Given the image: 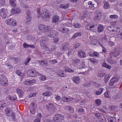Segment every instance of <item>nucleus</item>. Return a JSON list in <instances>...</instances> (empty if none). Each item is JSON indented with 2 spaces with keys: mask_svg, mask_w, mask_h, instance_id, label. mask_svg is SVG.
<instances>
[{
  "mask_svg": "<svg viewBox=\"0 0 122 122\" xmlns=\"http://www.w3.org/2000/svg\"><path fill=\"white\" fill-rule=\"evenodd\" d=\"M104 96L106 98H109L110 95V92L109 91H107L105 92L104 94Z\"/></svg>",
  "mask_w": 122,
  "mask_h": 122,
  "instance_id": "nucleus-38",
  "label": "nucleus"
},
{
  "mask_svg": "<svg viewBox=\"0 0 122 122\" xmlns=\"http://www.w3.org/2000/svg\"><path fill=\"white\" fill-rule=\"evenodd\" d=\"M80 45L79 43H76L75 45H72L71 46V47H73V48H75L78 47H79Z\"/></svg>",
  "mask_w": 122,
  "mask_h": 122,
  "instance_id": "nucleus-54",
  "label": "nucleus"
},
{
  "mask_svg": "<svg viewBox=\"0 0 122 122\" xmlns=\"http://www.w3.org/2000/svg\"><path fill=\"white\" fill-rule=\"evenodd\" d=\"M94 15L95 19L96 20H99L101 19L102 13L100 10H96L95 13Z\"/></svg>",
  "mask_w": 122,
  "mask_h": 122,
  "instance_id": "nucleus-4",
  "label": "nucleus"
},
{
  "mask_svg": "<svg viewBox=\"0 0 122 122\" xmlns=\"http://www.w3.org/2000/svg\"><path fill=\"white\" fill-rule=\"evenodd\" d=\"M57 114H56L54 116L55 117L53 118V121L56 122H60V119L58 116Z\"/></svg>",
  "mask_w": 122,
  "mask_h": 122,
  "instance_id": "nucleus-33",
  "label": "nucleus"
},
{
  "mask_svg": "<svg viewBox=\"0 0 122 122\" xmlns=\"http://www.w3.org/2000/svg\"><path fill=\"white\" fill-rule=\"evenodd\" d=\"M41 117V113H39L37 115L36 118L34 120L33 122H40Z\"/></svg>",
  "mask_w": 122,
  "mask_h": 122,
  "instance_id": "nucleus-13",
  "label": "nucleus"
},
{
  "mask_svg": "<svg viewBox=\"0 0 122 122\" xmlns=\"http://www.w3.org/2000/svg\"><path fill=\"white\" fill-rule=\"evenodd\" d=\"M102 66L103 67H105L107 68L110 69H111L112 67L109 65L107 64L105 62H103L102 64Z\"/></svg>",
  "mask_w": 122,
  "mask_h": 122,
  "instance_id": "nucleus-34",
  "label": "nucleus"
},
{
  "mask_svg": "<svg viewBox=\"0 0 122 122\" xmlns=\"http://www.w3.org/2000/svg\"><path fill=\"white\" fill-rule=\"evenodd\" d=\"M65 109L68 110L71 113L73 112L74 111V109L73 107L69 106H67L65 107Z\"/></svg>",
  "mask_w": 122,
  "mask_h": 122,
  "instance_id": "nucleus-26",
  "label": "nucleus"
},
{
  "mask_svg": "<svg viewBox=\"0 0 122 122\" xmlns=\"http://www.w3.org/2000/svg\"><path fill=\"white\" fill-rule=\"evenodd\" d=\"M7 98L8 100L11 101H16L17 100V98L16 96H15L12 97L10 95H9L8 96Z\"/></svg>",
  "mask_w": 122,
  "mask_h": 122,
  "instance_id": "nucleus-17",
  "label": "nucleus"
},
{
  "mask_svg": "<svg viewBox=\"0 0 122 122\" xmlns=\"http://www.w3.org/2000/svg\"><path fill=\"white\" fill-rule=\"evenodd\" d=\"M17 24V22L16 21L14 20L13 19V21L12 22V24L11 25H12V26H15Z\"/></svg>",
  "mask_w": 122,
  "mask_h": 122,
  "instance_id": "nucleus-62",
  "label": "nucleus"
},
{
  "mask_svg": "<svg viewBox=\"0 0 122 122\" xmlns=\"http://www.w3.org/2000/svg\"><path fill=\"white\" fill-rule=\"evenodd\" d=\"M39 64L42 65H46L47 63V61H46L39 60Z\"/></svg>",
  "mask_w": 122,
  "mask_h": 122,
  "instance_id": "nucleus-45",
  "label": "nucleus"
},
{
  "mask_svg": "<svg viewBox=\"0 0 122 122\" xmlns=\"http://www.w3.org/2000/svg\"><path fill=\"white\" fill-rule=\"evenodd\" d=\"M78 56L81 57L85 58L86 57V54L84 51H80L78 52Z\"/></svg>",
  "mask_w": 122,
  "mask_h": 122,
  "instance_id": "nucleus-15",
  "label": "nucleus"
},
{
  "mask_svg": "<svg viewBox=\"0 0 122 122\" xmlns=\"http://www.w3.org/2000/svg\"><path fill=\"white\" fill-rule=\"evenodd\" d=\"M16 73L19 76H22V77L24 76V74L23 73H21L20 72L18 71H16Z\"/></svg>",
  "mask_w": 122,
  "mask_h": 122,
  "instance_id": "nucleus-53",
  "label": "nucleus"
},
{
  "mask_svg": "<svg viewBox=\"0 0 122 122\" xmlns=\"http://www.w3.org/2000/svg\"><path fill=\"white\" fill-rule=\"evenodd\" d=\"M81 25L79 23H75L73 25L74 27L76 28H78L80 27Z\"/></svg>",
  "mask_w": 122,
  "mask_h": 122,
  "instance_id": "nucleus-47",
  "label": "nucleus"
},
{
  "mask_svg": "<svg viewBox=\"0 0 122 122\" xmlns=\"http://www.w3.org/2000/svg\"><path fill=\"white\" fill-rule=\"evenodd\" d=\"M45 40H43V38L40 41V45L41 46H44V43L45 42Z\"/></svg>",
  "mask_w": 122,
  "mask_h": 122,
  "instance_id": "nucleus-51",
  "label": "nucleus"
},
{
  "mask_svg": "<svg viewBox=\"0 0 122 122\" xmlns=\"http://www.w3.org/2000/svg\"><path fill=\"white\" fill-rule=\"evenodd\" d=\"M23 47L25 48H26L28 47H31L32 48H34L35 46L33 45H30L27 44L25 43H24L23 44Z\"/></svg>",
  "mask_w": 122,
  "mask_h": 122,
  "instance_id": "nucleus-24",
  "label": "nucleus"
},
{
  "mask_svg": "<svg viewBox=\"0 0 122 122\" xmlns=\"http://www.w3.org/2000/svg\"><path fill=\"white\" fill-rule=\"evenodd\" d=\"M104 29V27L102 25H99L98 27L97 31L99 33L103 31Z\"/></svg>",
  "mask_w": 122,
  "mask_h": 122,
  "instance_id": "nucleus-20",
  "label": "nucleus"
},
{
  "mask_svg": "<svg viewBox=\"0 0 122 122\" xmlns=\"http://www.w3.org/2000/svg\"><path fill=\"white\" fill-rule=\"evenodd\" d=\"M104 89L102 88H100L99 89V91L96 92V94L97 95H99L102 94L104 91Z\"/></svg>",
  "mask_w": 122,
  "mask_h": 122,
  "instance_id": "nucleus-30",
  "label": "nucleus"
},
{
  "mask_svg": "<svg viewBox=\"0 0 122 122\" xmlns=\"http://www.w3.org/2000/svg\"><path fill=\"white\" fill-rule=\"evenodd\" d=\"M17 93L20 97H21L23 96V92L21 89L19 88H17L16 89Z\"/></svg>",
  "mask_w": 122,
  "mask_h": 122,
  "instance_id": "nucleus-14",
  "label": "nucleus"
},
{
  "mask_svg": "<svg viewBox=\"0 0 122 122\" xmlns=\"http://www.w3.org/2000/svg\"><path fill=\"white\" fill-rule=\"evenodd\" d=\"M104 8L106 9H107L109 8L110 7V5L108 3L106 2L104 4Z\"/></svg>",
  "mask_w": 122,
  "mask_h": 122,
  "instance_id": "nucleus-44",
  "label": "nucleus"
},
{
  "mask_svg": "<svg viewBox=\"0 0 122 122\" xmlns=\"http://www.w3.org/2000/svg\"><path fill=\"white\" fill-rule=\"evenodd\" d=\"M39 29L41 31H46L49 29V26H47L41 24L38 26Z\"/></svg>",
  "mask_w": 122,
  "mask_h": 122,
  "instance_id": "nucleus-6",
  "label": "nucleus"
},
{
  "mask_svg": "<svg viewBox=\"0 0 122 122\" xmlns=\"http://www.w3.org/2000/svg\"><path fill=\"white\" fill-rule=\"evenodd\" d=\"M29 106L30 113L32 114H34L36 111V104L35 103L32 102L30 105Z\"/></svg>",
  "mask_w": 122,
  "mask_h": 122,
  "instance_id": "nucleus-2",
  "label": "nucleus"
},
{
  "mask_svg": "<svg viewBox=\"0 0 122 122\" xmlns=\"http://www.w3.org/2000/svg\"><path fill=\"white\" fill-rule=\"evenodd\" d=\"M109 109L111 110H113L115 109V107L114 106L112 105L109 107Z\"/></svg>",
  "mask_w": 122,
  "mask_h": 122,
  "instance_id": "nucleus-61",
  "label": "nucleus"
},
{
  "mask_svg": "<svg viewBox=\"0 0 122 122\" xmlns=\"http://www.w3.org/2000/svg\"><path fill=\"white\" fill-rule=\"evenodd\" d=\"M59 20V17L58 16L55 15L53 17L52 22L53 23H56L58 22Z\"/></svg>",
  "mask_w": 122,
  "mask_h": 122,
  "instance_id": "nucleus-18",
  "label": "nucleus"
},
{
  "mask_svg": "<svg viewBox=\"0 0 122 122\" xmlns=\"http://www.w3.org/2000/svg\"><path fill=\"white\" fill-rule=\"evenodd\" d=\"M6 106V104L4 102H2L1 104L0 107V109H2L1 108H3L5 107Z\"/></svg>",
  "mask_w": 122,
  "mask_h": 122,
  "instance_id": "nucleus-52",
  "label": "nucleus"
},
{
  "mask_svg": "<svg viewBox=\"0 0 122 122\" xmlns=\"http://www.w3.org/2000/svg\"><path fill=\"white\" fill-rule=\"evenodd\" d=\"M37 11V15L39 17L41 16L43 19H47L50 17V16L47 10H44L40 11V9L38 8Z\"/></svg>",
  "mask_w": 122,
  "mask_h": 122,
  "instance_id": "nucleus-1",
  "label": "nucleus"
},
{
  "mask_svg": "<svg viewBox=\"0 0 122 122\" xmlns=\"http://www.w3.org/2000/svg\"><path fill=\"white\" fill-rule=\"evenodd\" d=\"M55 105H54L52 103H49L48 104V105L46 106V107L49 110L54 109L55 107H58V105L55 104Z\"/></svg>",
  "mask_w": 122,
  "mask_h": 122,
  "instance_id": "nucleus-10",
  "label": "nucleus"
},
{
  "mask_svg": "<svg viewBox=\"0 0 122 122\" xmlns=\"http://www.w3.org/2000/svg\"><path fill=\"white\" fill-rule=\"evenodd\" d=\"M33 71L31 70H29L27 71V74L29 76L34 77L35 75V74H33Z\"/></svg>",
  "mask_w": 122,
  "mask_h": 122,
  "instance_id": "nucleus-35",
  "label": "nucleus"
},
{
  "mask_svg": "<svg viewBox=\"0 0 122 122\" xmlns=\"http://www.w3.org/2000/svg\"><path fill=\"white\" fill-rule=\"evenodd\" d=\"M110 17L111 18L116 19L117 18L118 16L116 15H110Z\"/></svg>",
  "mask_w": 122,
  "mask_h": 122,
  "instance_id": "nucleus-57",
  "label": "nucleus"
},
{
  "mask_svg": "<svg viewBox=\"0 0 122 122\" xmlns=\"http://www.w3.org/2000/svg\"><path fill=\"white\" fill-rule=\"evenodd\" d=\"M107 61L108 63L110 64H113L114 63V61L110 59H108L107 60Z\"/></svg>",
  "mask_w": 122,
  "mask_h": 122,
  "instance_id": "nucleus-56",
  "label": "nucleus"
},
{
  "mask_svg": "<svg viewBox=\"0 0 122 122\" xmlns=\"http://www.w3.org/2000/svg\"><path fill=\"white\" fill-rule=\"evenodd\" d=\"M93 86H95L96 87H99L101 86L100 84L97 83L96 82H94L92 84Z\"/></svg>",
  "mask_w": 122,
  "mask_h": 122,
  "instance_id": "nucleus-50",
  "label": "nucleus"
},
{
  "mask_svg": "<svg viewBox=\"0 0 122 122\" xmlns=\"http://www.w3.org/2000/svg\"><path fill=\"white\" fill-rule=\"evenodd\" d=\"M61 100L65 102H68V97H63Z\"/></svg>",
  "mask_w": 122,
  "mask_h": 122,
  "instance_id": "nucleus-49",
  "label": "nucleus"
},
{
  "mask_svg": "<svg viewBox=\"0 0 122 122\" xmlns=\"http://www.w3.org/2000/svg\"><path fill=\"white\" fill-rule=\"evenodd\" d=\"M52 94L49 92H46L43 94V95L44 96H50L52 95Z\"/></svg>",
  "mask_w": 122,
  "mask_h": 122,
  "instance_id": "nucleus-41",
  "label": "nucleus"
},
{
  "mask_svg": "<svg viewBox=\"0 0 122 122\" xmlns=\"http://www.w3.org/2000/svg\"><path fill=\"white\" fill-rule=\"evenodd\" d=\"M1 16L3 18H5L7 13V10L4 8H2L0 10Z\"/></svg>",
  "mask_w": 122,
  "mask_h": 122,
  "instance_id": "nucleus-5",
  "label": "nucleus"
},
{
  "mask_svg": "<svg viewBox=\"0 0 122 122\" xmlns=\"http://www.w3.org/2000/svg\"><path fill=\"white\" fill-rule=\"evenodd\" d=\"M20 10L19 8H13L11 10V14L13 15L16 13H19L20 12Z\"/></svg>",
  "mask_w": 122,
  "mask_h": 122,
  "instance_id": "nucleus-11",
  "label": "nucleus"
},
{
  "mask_svg": "<svg viewBox=\"0 0 122 122\" xmlns=\"http://www.w3.org/2000/svg\"><path fill=\"white\" fill-rule=\"evenodd\" d=\"M80 61L79 60L76 59H72L70 61V64L72 67H76L77 66V63Z\"/></svg>",
  "mask_w": 122,
  "mask_h": 122,
  "instance_id": "nucleus-7",
  "label": "nucleus"
},
{
  "mask_svg": "<svg viewBox=\"0 0 122 122\" xmlns=\"http://www.w3.org/2000/svg\"><path fill=\"white\" fill-rule=\"evenodd\" d=\"M95 103L98 106H99L101 104V100L99 99H97L95 101Z\"/></svg>",
  "mask_w": 122,
  "mask_h": 122,
  "instance_id": "nucleus-39",
  "label": "nucleus"
},
{
  "mask_svg": "<svg viewBox=\"0 0 122 122\" xmlns=\"http://www.w3.org/2000/svg\"><path fill=\"white\" fill-rule=\"evenodd\" d=\"M76 109L79 113L80 112H84V110L83 108L80 107H77L76 108Z\"/></svg>",
  "mask_w": 122,
  "mask_h": 122,
  "instance_id": "nucleus-42",
  "label": "nucleus"
},
{
  "mask_svg": "<svg viewBox=\"0 0 122 122\" xmlns=\"http://www.w3.org/2000/svg\"><path fill=\"white\" fill-rule=\"evenodd\" d=\"M37 94L36 92H35L34 93H30L29 96V97H32L34 96Z\"/></svg>",
  "mask_w": 122,
  "mask_h": 122,
  "instance_id": "nucleus-59",
  "label": "nucleus"
},
{
  "mask_svg": "<svg viewBox=\"0 0 122 122\" xmlns=\"http://www.w3.org/2000/svg\"><path fill=\"white\" fill-rule=\"evenodd\" d=\"M16 0H10L9 3L13 7H15L16 6Z\"/></svg>",
  "mask_w": 122,
  "mask_h": 122,
  "instance_id": "nucleus-28",
  "label": "nucleus"
},
{
  "mask_svg": "<svg viewBox=\"0 0 122 122\" xmlns=\"http://www.w3.org/2000/svg\"><path fill=\"white\" fill-rule=\"evenodd\" d=\"M69 4H61L60 5V8H64L66 9L68 8L69 6Z\"/></svg>",
  "mask_w": 122,
  "mask_h": 122,
  "instance_id": "nucleus-27",
  "label": "nucleus"
},
{
  "mask_svg": "<svg viewBox=\"0 0 122 122\" xmlns=\"http://www.w3.org/2000/svg\"><path fill=\"white\" fill-rule=\"evenodd\" d=\"M11 110L9 108H8L6 109L5 111V113L7 116H9L10 114H11Z\"/></svg>",
  "mask_w": 122,
  "mask_h": 122,
  "instance_id": "nucleus-21",
  "label": "nucleus"
},
{
  "mask_svg": "<svg viewBox=\"0 0 122 122\" xmlns=\"http://www.w3.org/2000/svg\"><path fill=\"white\" fill-rule=\"evenodd\" d=\"M99 55V54L95 52H93V56L97 57Z\"/></svg>",
  "mask_w": 122,
  "mask_h": 122,
  "instance_id": "nucleus-63",
  "label": "nucleus"
},
{
  "mask_svg": "<svg viewBox=\"0 0 122 122\" xmlns=\"http://www.w3.org/2000/svg\"><path fill=\"white\" fill-rule=\"evenodd\" d=\"M64 70L65 72H74L73 70L72 69L69 67L66 66L64 67Z\"/></svg>",
  "mask_w": 122,
  "mask_h": 122,
  "instance_id": "nucleus-22",
  "label": "nucleus"
},
{
  "mask_svg": "<svg viewBox=\"0 0 122 122\" xmlns=\"http://www.w3.org/2000/svg\"><path fill=\"white\" fill-rule=\"evenodd\" d=\"M13 21V19L10 18L7 20L5 21V23L8 25H10L12 24V22Z\"/></svg>",
  "mask_w": 122,
  "mask_h": 122,
  "instance_id": "nucleus-31",
  "label": "nucleus"
},
{
  "mask_svg": "<svg viewBox=\"0 0 122 122\" xmlns=\"http://www.w3.org/2000/svg\"><path fill=\"white\" fill-rule=\"evenodd\" d=\"M57 29L59 31H61L64 33H68L69 31V29L66 28H63L62 29L61 28H60V29L57 28Z\"/></svg>",
  "mask_w": 122,
  "mask_h": 122,
  "instance_id": "nucleus-12",
  "label": "nucleus"
},
{
  "mask_svg": "<svg viewBox=\"0 0 122 122\" xmlns=\"http://www.w3.org/2000/svg\"><path fill=\"white\" fill-rule=\"evenodd\" d=\"M27 11L28 13H27V12H26V14L27 15L26 19L27 20V21L30 22L31 21V17L30 16L29 14L30 11L29 10H28Z\"/></svg>",
  "mask_w": 122,
  "mask_h": 122,
  "instance_id": "nucleus-19",
  "label": "nucleus"
},
{
  "mask_svg": "<svg viewBox=\"0 0 122 122\" xmlns=\"http://www.w3.org/2000/svg\"><path fill=\"white\" fill-rule=\"evenodd\" d=\"M72 25V24L71 23L69 22H67L64 24V25L66 27H69L71 26Z\"/></svg>",
  "mask_w": 122,
  "mask_h": 122,
  "instance_id": "nucleus-46",
  "label": "nucleus"
},
{
  "mask_svg": "<svg viewBox=\"0 0 122 122\" xmlns=\"http://www.w3.org/2000/svg\"><path fill=\"white\" fill-rule=\"evenodd\" d=\"M57 74L61 77H65L66 76L62 70H60L58 72Z\"/></svg>",
  "mask_w": 122,
  "mask_h": 122,
  "instance_id": "nucleus-36",
  "label": "nucleus"
},
{
  "mask_svg": "<svg viewBox=\"0 0 122 122\" xmlns=\"http://www.w3.org/2000/svg\"><path fill=\"white\" fill-rule=\"evenodd\" d=\"M24 84L25 85H29L30 84V82L29 81V80H28L25 81L24 82Z\"/></svg>",
  "mask_w": 122,
  "mask_h": 122,
  "instance_id": "nucleus-60",
  "label": "nucleus"
},
{
  "mask_svg": "<svg viewBox=\"0 0 122 122\" xmlns=\"http://www.w3.org/2000/svg\"><path fill=\"white\" fill-rule=\"evenodd\" d=\"M110 78V74H107L105 75L104 78V81L105 83H106L108 82Z\"/></svg>",
  "mask_w": 122,
  "mask_h": 122,
  "instance_id": "nucleus-23",
  "label": "nucleus"
},
{
  "mask_svg": "<svg viewBox=\"0 0 122 122\" xmlns=\"http://www.w3.org/2000/svg\"><path fill=\"white\" fill-rule=\"evenodd\" d=\"M73 81L75 83L78 84L80 82V79L79 77H74L73 79Z\"/></svg>",
  "mask_w": 122,
  "mask_h": 122,
  "instance_id": "nucleus-32",
  "label": "nucleus"
},
{
  "mask_svg": "<svg viewBox=\"0 0 122 122\" xmlns=\"http://www.w3.org/2000/svg\"><path fill=\"white\" fill-rule=\"evenodd\" d=\"M57 114V116L59 117V118L60 119V121L59 122H61L62 121L64 118V116L60 114Z\"/></svg>",
  "mask_w": 122,
  "mask_h": 122,
  "instance_id": "nucleus-37",
  "label": "nucleus"
},
{
  "mask_svg": "<svg viewBox=\"0 0 122 122\" xmlns=\"http://www.w3.org/2000/svg\"><path fill=\"white\" fill-rule=\"evenodd\" d=\"M70 46V45L69 43H65L63 47L62 50H65L68 49Z\"/></svg>",
  "mask_w": 122,
  "mask_h": 122,
  "instance_id": "nucleus-29",
  "label": "nucleus"
},
{
  "mask_svg": "<svg viewBox=\"0 0 122 122\" xmlns=\"http://www.w3.org/2000/svg\"><path fill=\"white\" fill-rule=\"evenodd\" d=\"M119 80V78L117 77H113L109 82V85L110 86H112L114 83L117 81Z\"/></svg>",
  "mask_w": 122,
  "mask_h": 122,
  "instance_id": "nucleus-9",
  "label": "nucleus"
},
{
  "mask_svg": "<svg viewBox=\"0 0 122 122\" xmlns=\"http://www.w3.org/2000/svg\"><path fill=\"white\" fill-rule=\"evenodd\" d=\"M108 122H116V119L115 117L109 116L108 118Z\"/></svg>",
  "mask_w": 122,
  "mask_h": 122,
  "instance_id": "nucleus-16",
  "label": "nucleus"
},
{
  "mask_svg": "<svg viewBox=\"0 0 122 122\" xmlns=\"http://www.w3.org/2000/svg\"><path fill=\"white\" fill-rule=\"evenodd\" d=\"M119 51L114 50V51L111 53V55L114 57H117L119 55Z\"/></svg>",
  "mask_w": 122,
  "mask_h": 122,
  "instance_id": "nucleus-25",
  "label": "nucleus"
},
{
  "mask_svg": "<svg viewBox=\"0 0 122 122\" xmlns=\"http://www.w3.org/2000/svg\"><path fill=\"white\" fill-rule=\"evenodd\" d=\"M111 24L113 25H117L118 24V22L117 21H113L111 22Z\"/></svg>",
  "mask_w": 122,
  "mask_h": 122,
  "instance_id": "nucleus-58",
  "label": "nucleus"
},
{
  "mask_svg": "<svg viewBox=\"0 0 122 122\" xmlns=\"http://www.w3.org/2000/svg\"><path fill=\"white\" fill-rule=\"evenodd\" d=\"M92 28V23H90L88 24L86 27V28L88 30H91Z\"/></svg>",
  "mask_w": 122,
  "mask_h": 122,
  "instance_id": "nucleus-40",
  "label": "nucleus"
},
{
  "mask_svg": "<svg viewBox=\"0 0 122 122\" xmlns=\"http://www.w3.org/2000/svg\"><path fill=\"white\" fill-rule=\"evenodd\" d=\"M57 31L53 30H49L48 33V36L51 37H54L55 35H58Z\"/></svg>",
  "mask_w": 122,
  "mask_h": 122,
  "instance_id": "nucleus-8",
  "label": "nucleus"
},
{
  "mask_svg": "<svg viewBox=\"0 0 122 122\" xmlns=\"http://www.w3.org/2000/svg\"><path fill=\"white\" fill-rule=\"evenodd\" d=\"M0 84L5 86H6L8 85L7 79L2 75H0Z\"/></svg>",
  "mask_w": 122,
  "mask_h": 122,
  "instance_id": "nucleus-3",
  "label": "nucleus"
},
{
  "mask_svg": "<svg viewBox=\"0 0 122 122\" xmlns=\"http://www.w3.org/2000/svg\"><path fill=\"white\" fill-rule=\"evenodd\" d=\"M39 76H41L40 78V80L43 81H45L46 80V77L45 76H42L41 74H39Z\"/></svg>",
  "mask_w": 122,
  "mask_h": 122,
  "instance_id": "nucleus-43",
  "label": "nucleus"
},
{
  "mask_svg": "<svg viewBox=\"0 0 122 122\" xmlns=\"http://www.w3.org/2000/svg\"><path fill=\"white\" fill-rule=\"evenodd\" d=\"M98 61L95 58H92V63L96 64L98 63Z\"/></svg>",
  "mask_w": 122,
  "mask_h": 122,
  "instance_id": "nucleus-55",
  "label": "nucleus"
},
{
  "mask_svg": "<svg viewBox=\"0 0 122 122\" xmlns=\"http://www.w3.org/2000/svg\"><path fill=\"white\" fill-rule=\"evenodd\" d=\"M29 81L30 84H33L36 82V80L35 79H32L31 80H29Z\"/></svg>",
  "mask_w": 122,
  "mask_h": 122,
  "instance_id": "nucleus-64",
  "label": "nucleus"
},
{
  "mask_svg": "<svg viewBox=\"0 0 122 122\" xmlns=\"http://www.w3.org/2000/svg\"><path fill=\"white\" fill-rule=\"evenodd\" d=\"M81 35V34L80 33H77L75 34L72 36V38H74L76 37L79 36H80Z\"/></svg>",
  "mask_w": 122,
  "mask_h": 122,
  "instance_id": "nucleus-48",
  "label": "nucleus"
}]
</instances>
